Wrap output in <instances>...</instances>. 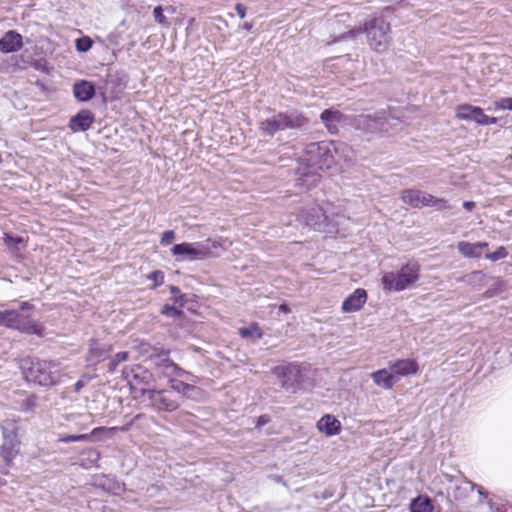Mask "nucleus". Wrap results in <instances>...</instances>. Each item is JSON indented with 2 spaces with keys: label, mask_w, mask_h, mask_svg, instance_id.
Here are the masks:
<instances>
[{
  "label": "nucleus",
  "mask_w": 512,
  "mask_h": 512,
  "mask_svg": "<svg viewBox=\"0 0 512 512\" xmlns=\"http://www.w3.org/2000/svg\"><path fill=\"white\" fill-rule=\"evenodd\" d=\"M220 241L207 239L202 242H182L171 248V254L177 262L201 261L220 256L223 250Z\"/></svg>",
  "instance_id": "obj_1"
},
{
  "label": "nucleus",
  "mask_w": 512,
  "mask_h": 512,
  "mask_svg": "<svg viewBox=\"0 0 512 512\" xmlns=\"http://www.w3.org/2000/svg\"><path fill=\"white\" fill-rule=\"evenodd\" d=\"M25 378L41 386H51L59 383L62 372L50 361L25 360L22 364Z\"/></svg>",
  "instance_id": "obj_2"
},
{
  "label": "nucleus",
  "mask_w": 512,
  "mask_h": 512,
  "mask_svg": "<svg viewBox=\"0 0 512 512\" xmlns=\"http://www.w3.org/2000/svg\"><path fill=\"white\" fill-rule=\"evenodd\" d=\"M420 266L417 263H407L396 272H386L381 278L384 290L400 292L411 288L419 280Z\"/></svg>",
  "instance_id": "obj_3"
},
{
  "label": "nucleus",
  "mask_w": 512,
  "mask_h": 512,
  "mask_svg": "<svg viewBox=\"0 0 512 512\" xmlns=\"http://www.w3.org/2000/svg\"><path fill=\"white\" fill-rule=\"evenodd\" d=\"M308 124V119L301 113H278L259 124L260 131L268 136L285 129H300Z\"/></svg>",
  "instance_id": "obj_4"
},
{
  "label": "nucleus",
  "mask_w": 512,
  "mask_h": 512,
  "mask_svg": "<svg viewBox=\"0 0 512 512\" xmlns=\"http://www.w3.org/2000/svg\"><path fill=\"white\" fill-rule=\"evenodd\" d=\"M333 141L310 143L305 148L303 161L310 167L329 169L335 165V156L332 155Z\"/></svg>",
  "instance_id": "obj_5"
},
{
  "label": "nucleus",
  "mask_w": 512,
  "mask_h": 512,
  "mask_svg": "<svg viewBox=\"0 0 512 512\" xmlns=\"http://www.w3.org/2000/svg\"><path fill=\"white\" fill-rule=\"evenodd\" d=\"M298 220L315 231H331L336 227L333 218H330L319 205L302 208L298 214Z\"/></svg>",
  "instance_id": "obj_6"
},
{
  "label": "nucleus",
  "mask_w": 512,
  "mask_h": 512,
  "mask_svg": "<svg viewBox=\"0 0 512 512\" xmlns=\"http://www.w3.org/2000/svg\"><path fill=\"white\" fill-rule=\"evenodd\" d=\"M272 372L279 379L281 387L291 393L300 389L304 381L303 368L297 364L289 363L276 366Z\"/></svg>",
  "instance_id": "obj_7"
},
{
  "label": "nucleus",
  "mask_w": 512,
  "mask_h": 512,
  "mask_svg": "<svg viewBox=\"0 0 512 512\" xmlns=\"http://www.w3.org/2000/svg\"><path fill=\"white\" fill-rule=\"evenodd\" d=\"M135 393H140L141 396L147 397L149 405L158 411H174L178 408V402L172 398L169 391L155 390V389H137L134 387Z\"/></svg>",
  "instance_id": "obj_8"
},
{
  "label": "nucleus",
  "mask_w": 512,
  "mask_h": 512,
  "mask_svg": "<svg viewBox=\"0 0 512 512\" xmlns=\"http://www.w3.org/2000/svg\"><path fill=\"white\" fill-rule=\"evenodd\" d=\"M401 200L414 208L436 205H439L440 209L449 207L447 201L437 199L431 194L414 189L404 190L401 194Z\"/></svg>",
  "instance_id": "obj_9"
},
{
  "label": "nucleus",
  "mask_w": 512,
  "mask_h": 512,
  "mask_svg": "<svg viewBox=\"0 0 512 512\" xmlns=\"http://www.w3.org/2000/svg\"><path fill=\"white\" fill-rule=\"evenodd\" d=\"M4 441L1 445V455L7 464H10L19 452V444L17 434L14 431L3 432Z\"/></svg>",
  "instance_id": "obj_10"
},
{
  "label": "nucleus",
  "mask_w": 512,
  "mask_h": 512,
  "mask_svg": "<svg viewBox=\"0 0 512 512\" xmlns=\"http://www.w3.org/2000/svg\"><path fill=\"white\" fill-rule=\"evenodd\" d=\"M320 119L324 126L331 134H336L339 131L340 125L344 122L345 116L336 109H326L321 115Z\"/></svg>",
  "instance_id": "obj_11"
},
{
  "label": "nucleus",
  "mask_w": 512,
  "mask_h": 512,
  "mask_svg": "<svg viewBox=\"0 0 512 512\" xmlns=\"http://www.w3.org/2000/svg\"><path fill=\"white\" fill-rule=\"evenodd\" d=\"M366 301V291L364 289L358 288L344 300L342 304V311L345 313L356 312L362 308Z\"/></svg>",
  "instance_id": "obj_12"
},
{
  "label": "nucleus",
  "mask_w": 512,
  "mask_h": 512,
  "mask_svg": "<svg viewBox=\"0 0 512 512\" xmlns=\"http://www.w3.org/2000/svg\"><path fill=\"white\" fill-rule=\"evenodd\" d=\"M389 369L398 380L401 376H408L418 372V364L413 359H400L389 364Z\"/></svg>",
  "instance_id": "obj_13"
},
{
  "label": "nucleus",
  "mask_w": 512,
  "mask_h": 512,
  "mask_svg": "<svg viewBox=\"0 0 512 512\" xmlns=\"http://www.w3.org/2000/svg\"><path fill=\"white\" fill-rule=\"evenodd\" d=\"M316 427L319 432L325 434L327 437L338 435L341 431V422L331 414L322 416Z\"/></svg>",
  "instance_id": "obj_14"
},
{
  "label": "nucleus",
  "mask_w": 512,
  "mask_h": 512,
  "mask_svg": "<svg viewBox=\"0 0 512 512\" xmlns=\"http://www.w3.org/2000/svg\"><path fill=\"white\" fill-rule=\"evenodd\" d=\"M94 122V115L91 111L83 109L70 119L69 127L73 132L88 130Z\"/></svg>",
  "instance_id": "obj_15"
},
{
  "label": "nucleus",
  "mask_w": 512,
  "mask_h": 512,
  "mask_svg": "<svg viewBox=\"0 0 512 512\" xmlns=\"http://www.w3.org/2000/svg\"><path fill=\"white\" fill-rule=\"evenodd\" d=\"M487 242L470 243L467 241H460L457 244L458 251L465 258H480L483 250L488 248Z\"/></svg>",
  "instance_id": "obj_16"
},
{
  "label": "nucleus",
  "mask_w": 512,
  "mask_h": 512,
  "mask_svg": "<svg viewBox=\"0 0 512 512\" xmlns=\"http://www.w3.org/2000/svg\"><path fill=\"white\" fill-rule=\"evenodd\" d=\"M371 378L378 387L386 390L392 389L394 384L397 382L395 374L391 372V370L389 371L387 369H380L372 372Z\"/></svg>",
  "instance_id": "obj_17"
},
{
  "label": "nucleus",
  "mask_w": 512,
  "mask_h": 512,
  "mask_svg": "<svg viewBox=\"0 0 512 512\" xmlns=\"http://www.w3.org/2000/svg\"><path fill=\"white\" fill-rule=\"evenodd\" d=\"M23 45L21 34H5L0 39V51L11 53L19 50Z\"/></svg>",
  "instance_id": "obj_18"
},
{
  "label": "nucleus",
  "mask_w": 512,
  "mask_h": 512,
  "mask_svg": "<svg viewBox=\"0 0 512 512\" xmlns=\"http://www.w3.org/2000/svg\"><path fill=\"white\" fill-rule=\"evenodd\" d=\"M352 148L343 142L333 141L332 155L335 156V165L341 162H349L352 158Z\"/></svg>",
  "instance_id": "obj_19"
},
{
  "label": "nucleus",
  "mask_w": 512,
  "mask_h": 512,
  "mask_svg": "<svg viewBox=\"0 0 512 512\" xmlns=\"http://www.w3.org/2000/svg\"><path fill=\"white\" fill-rule=\"evenodd\" d=\"M73 92L79 101H88L94 96L95 89L90 82L81 81L74 85Z\"/></svg>",
  "instance_id": "obj_20"
},
{
  "label": "nucleus",
  "mask_w": 512,
  "mask_h": 512,
  "mask_svg": "<svg viewBox=\"0 0 512 512\" xmlns=\"http://www.w3.org/2000/svg\"><path fill=\"white\" fill-rule=\"evenodd\" d=\"M14 315L13 316H6V326L10 328H14L23 332L28 333H38V330L36 329L35 325H28L27 323H16L17 319L19 318V313L14 310H9Z\"/></svg>",
  "instance_id": "obj_21"
},
{
  "label": "nucleus",
  "mask_w": 512,
  "mask_h": 512,
  "mask_svg": "<svg viewBox=\"0 0 512 512\" xmlns=\"http://www.w3.org/2000/svg\"><path fill=\"white\" fill-rule=\"evenodd\" d=\"M109 352V349L101 347L97 341H92L90 344L89 355L87 361L90 364H96L105 358V355Z\"/></svg>",
  "instance_id": "obj_22"
},
{
  "label": "nucleus",
  "mask_w": 512,
  "mask_h": 512,
  "mask_svg": "<svg viewBox=\"0 0 512 512\" xmlns=\"http://www.w3.org/2000/svg\"><path fill=\"white\" fill-rule=\"evenodd\" d=\"M368 43L370 47L376 52L382 53L387 49L388 38L387 34H368Z\"/></svg>",
  "instance_id": "obj_23"
},
{
  "label": "nucleus",
  "mask_w": 512,
  "mask_h": 512,
  "mask_svg": "<svg viewBox=\"0 0 512 512\" xmlns=\"http://www.w3.org/2000/svg\"><path fill=\"white\" fill-rule=\"evenodd\" d=\"M390 30L389 24L383 17H375L364 25L363 32H387Z\"/></svg>",
  "instance_id": "obj_24"
},
{
  "label": "nucleus",
  "mask_w": 512,
  "mask_h": 512,
  "mask_svg": "<svg viewBox=\"0 0 512 512\" xmlns=\"http://www.w3.org/2000/svg\"><path fill=\"white\" fill-rule=\"evenodd\" d=\"M238 333L242 338L251 339L253 341L258 340L263 336L261 328L256 323H253L248 327L239 328Z\"/></svg>",
  "instance_id": "obj_25"
},
{
  "label": "nucleus",
  "mask_w": 512,
  "mask_h": 512,
  "mask_svg": "<svg viewBox=\"0 0 512 512\" xmlns=\"http://www.w3.org/2000/svg\"><path fill=\"white\" fill-rule=\"evenodd\" d=\"M411 512H432L433 506L426 497H418L414 499L410 505Z\"/></svg>",
  "instance_id": "obj_26"
},
{
  "label": "nucleus",
  "mask_w": 512,
  "mask_h": 512,
  "mask_svg": "<svg viewBox=\"0 0 512 512\" xmlns=\"http://www.w3.org/2000/svg\"><path fill=\"white\" fill-rule=\"evenodd\" d=\"M476 108L477 107L469 105V104L460 105L457 108L456 116H457V118L462 119V120H471Z\"/></svg>",
  "instance_id": "obj_27"
},
{
  "label": "nucleus",
  "mask_w": 512,
  "mask_h": 512,
  "mask_svg": "<svg viewBox=\"0 0 512 512\" xmlns=\"http://www.w3.org/2000/svg\"><path fill=\"white\" fill-rule=\"evenodd\" d=\"M172 389L177 391L178 393H188L195 392L196 394H201V390L195 386L186 384L184 382H175L172 384Z\"/></svg>",
  "instance_id": "obj_28"
},
{
  "label": "nucleus",
  "mask_w": 512,
  "mask_h": 512,
  "mask_svg": "<svg viewBox=\"0 0 512 512\" xmlns=\"http://www.w3.org/2000/svg\"><path fill=\"white\" fill-rule=\"evenodd\" d=\"M154 20L161 24L163 27H168L169 25V17L164 13V9L162 6H157L153 10Z\"/></svg>",
  "instance_id": "obj_29"
},
{
  "label": "nucleus",
  "mask_w": 512,
  "mask_h": 512,
  "mask_svg": "<svg viewBox=\"0 0 512 512\" xmlns=\"http://www.w3.org/2000/svg\"><path fill=\"white\" fill-rule=\"evenodd\" d=\"M493 109L512 111V97L500 98L493 102Z\"/></svg>",
  "instance_id": "obj_30"
},
{
  "label": "nucleus",
  "mask_w": 512,
  "mask_h": 512,
  "mask_svg": "<svg viewBox=\"0 0 512 512\" xmlns=\"http://www.w3.org/2000/svg\"><path fill=\"white\" fill-rule=\"evenodd\" d=\"M147 279L153 282L151 289H155L164 283V273L160 270L153 271L147 275Z\"/></svg>",
  "instance_id": "obj_31"
},
{
  "label": "nucleus",
  "mask_w": 512,
  "mask_h": 512,
  "mask_svg": "<svg viewBox=\"0 0 512 512\" xmlns=\"http://www.w3.org/2000/svg\"><path fill=\"white\" fill-rule=\"evenodd\" d=\"M507 255H508L507 249L505 247L501 246V247H498L494 252L487 253L485 255V257H486V259H488L490 261H498V260L506 258Z\"/></svg>",
  "instance_id": "obj_32"
},
{
  "label": "nucleus",
  "mask_w": 512,
  "mask_h": 512,
  "mask_svg": "<svg viewBox=\"0 0 512 512\" xmlns=\"http://www.w3.org/2000/svg\"><path fill=\"white\" fill-rule=\"evenodd\" d=\"M4 242L5 244L12 250H18V245L23 243V239L21 237H13L9 234H4Z\"/></svg>",
  "instance_id": "obj_33"
},
{
  "label": "nucleus",
  "mask_w": 512,
  "mask_h": 512,
  "mask_svg": "<svg viewBox=\"0 0 512 512\" xmlns=\"http://www.w3.org/2000/svg\"><path fill=\"white\" fill-rule=\"evenodd\" d=\"M128 359L127 352H119L115 355L113 360L109 364V371L113 372L119 363L124 362Z\"/></svg>",
  "instance_id": "obj_34"
},
{
  "label": "nucleus",
  "mask_w": 512,
  "mask_h": 512,
  "mask_svg": "<svg viewBox=\"0 0 512 512\" xmlns=\"http://www.w3.org/2000/svg\"><path fill=\"white\" fill-rule=\"evenodd\" d=\"M77 49L81 52L88 51L92 46V40L89 37H82L76 41Z\"/></svg>",
  "instance_id": "obj_35"
},
{
  "label": "nucleus",
  "mask_w": 512,
  "mask_h": 512,
  "mask_svg": "<svg viewBox=\"0 0 512 512\" xmlns=\"http://www.w3.org/2000/svg\"><path fill=\"white\" fill-rule=\"evenodd\" d=\"M175 239V232L173 230H167L165 231L160 239V244L163 246H167L172 244V242Z\"/></svg>",
  "instance_id": "obj_36"
},
{
  "label": "nucleus",
  "mask_w": 512,
  "mask_h": 512,
  "mask_svg": "<svg viewBox=\"0 0 512 512\" xmlns=\"http://www.w3.org/2000/svg\"><path fill=\"white\" fill-rule=\"evenodd\" d=\"M161 313L163 315H167L170 317H176L181 314V311L179 309H177L176 307L167 304V305L163 306Z\"/></svg>",
  "instance_id": "obj_37"
},
{
  "label": "nucleus",
  "mask_w": 512,
  "mask_h": 512,
  "mask_svg": "<svg viewBox=\"0 0 512 512\" xmlns=\"http://www.w3.org/2000/svg\"><path fill=\"white\" fill-rule=\"evenodd\" d=\"M89 438L86 434H80V435H68L60 438V441L62 442H77V441H83L87 440Z\"/></svg>",
  "instance_id": "obj_38"
},
{
  "label": "nucleus",
  "mask_w": 512,
  "mask_h": 512,
  "mask_svg": "<svg viewBox=\"0 0 512 512\" xmlns=\"http://www.w3.org/2000/svg\"><path fill=\"white\" fill-rule=\"evenodd\" d=\"M117 430H121V431H127L128 428L127 427H110V428H106V427H98V428H95L93 429L92 431V434L95 435L99 432H108V433H114L116 432Z\"/></svg>",
  "instance_id": "obj_39"
},
{
  "label": "nucleus",
  "mask_w": 512,
  "mask_h": 512,
  "mask_svg": "<svg viewBox=\"0 0 512 512\" xmlns=\"http://www.w3.org/2000/svg\"><path fill=\"white\" fill-rule=\"evenodd\" d=\"M485 116L486 115L484 114L483 110L477 107L473 113L471 120H474L476 123L483 125Z\"/></svg>",
  "instance_id": "obj_40"
},
{
  "label": "nucleus",
  "mask_w": 512,
  "mask_h": 512,
  "mask_svg": "<svg viewBox=\"0 0 512 512\" xmlns=\"http://www.w3.org/2000/svg\"><path fill=\"white\" fill-rule=\"evenodd\" d=\"M169 289L172 294V298H173L174 302H178L180 299H182V294L178 287L170 286Z\"/></svg>",
  "instance_id": "obj_41"
},
{
  "label": "nucleus",
  "mask_w": 512,
  "mask_h": 512,
  "mask_svg": "<svg viewBox=\"0 0 512 512\" xmlns=\"http://www.w3.org/2000/svg\"><path fill=\"white\" fill-rule=\"evenodd\" d=\"M16 323H27L28 325H35L36 326V329L39 331L38 329V325L36 323H34L32 320H30L28 317L26 316H23V315H19V318L17 319Z\"/></svg>",
  "instance_id": "obj_42"
},
{
  "label": "nucleus",
  "mask_w": 512,
  "mask_h": 512,
  "mask_svg": "<svg viewBox=\"0 0 512 512\" xmlns=\"http://www.w3.org/2000/svg\"><path fill=\"white\" fill-rule=\"evenodd\" d=\"M270 421V418L267 415H261L257 418L256 425L258 427L267 424Z\"/></svg>",
  "instance_id": "obj_43"
},
{
  "label": "nucleus",
  "mask_w": 512,
  "mask_h": 512,
  "mask_svg": "<svg viewBox=\"0 0 512 512\" xmlns=\"http://www.w3.org/2000/svg\"><path fill=\"white\" fill-rule=\"evenodd\" d=\"M481 277H482V273L480 271H475V272H472L469 275L465 276V280L470 283V282H472L473 279L481 278Z\"/></svg>",
  "instance_id": "obj_44"
},
{
  "label": "nucleus",
  "mask_w": 512,
  "mask_h": 512,
  "mask_svg": "<svg viewBox=\"0 0 512 512\" xmlns=\"http://www.w3.org/2000/svg\"><path fill=\"white\" fill-rule=\"evenodd\" d=\"M14 314L10 311L0 312V325H6V316H13Z\"/></svg>",
  "instance_id": "obj_45"
},
{
  "label": "nucleus",
  "mask_w": 512,
  "mask_h": 512,
  "mask_svg": "<svg viewBox=\"0 0 512 512\" xmlns=\"http://www.w3.org/2000/svg\"><path fill=\"white\" fill-rule=\"evenodd\" d=\"M88 378L82 377L76 384H75V391L79 392L81 388L87 383Z\"/></svg>",
  "instance_id": "obj_46"
},
{
  "label": "nucleus",
  "mask_w": 512,
  "mask_h": 512,
  "mask_svg": "<svg viewBox=\"0 0 512 512\" xmlns=\"http://www.w3.org/2000/svg\"><path fill=\"white\" fill-rule=\"evenodd\" d=\"M163 363H164V368L166 371L176 369L175 364L173 362H171L169 359L163 360Z\"/></svg>",
  "instance_id": "obj_47"
},
{
  "label": "nucleus",
  "mask_w": 512,
  "mask_h": 512,
  "mask_svg": "<svg viewBox=\"0 0 512 512\" xmlns=\"http://www.w3.org/2000/svg\"><path fill=\"white\" fill-rule=\"evenodd\" d=\"M183 395L188 397V398L199 400V399L202 398L203 392L201 391V394H196L195 392H188V393H184Z\"/></svg>",
  "instance_id": "obj_48"
},
{
  "label": "nucleus",
  "mask_w": 512,
  "mask_h": 512,
  "mask_svg": "<svg viewBox=\"0 0 512 512\" xmlns=\"http://www.w3.org/2000/svg\"><path fill=\"white\" fill-rule=\"evenodd\" d=\"M497 122V118L495 117H489V116H485V119H484V123L483 125H491V124H496Z\"/></svg>",
  "instance_id": "obj_49"
},
{
  "label": "nucleus",
  "mask_w": 512,
  "mask_h": 512,
  "mask_svg": "<svg viewBox=\"0 0 512 512\" xmlns=\"http://www.w3.org/2000/svg\"><path fill=\"white\" fill-rule=\"evenodd\" d=\"M150 377V375H144L143 377H140L138 374H135L134 375V378L135 380H139L141 383H144V384H148L149 381H148V378Z\"/></svg>",
  "instance_id": "obj_50"
},
{
  "label": "nucleus",
  "mask_w": 512,
  "mask_h": 512,
  "mask_svg": "<svg viewBox=\"0 0 512 512\" xmlns=\"http://www.w3.org/2000/svg\"><path fill=\"white\" fill-rule=\"evenodd\" d=\"M164 13L169 17L175 13V8L173 6H165L163 7Z\"/></svg>",
  "instance_id": "obj_51"
},
{
  "label": "nucleus",
  "mask_w": 512,
  "mask_h": 512,
  "mask_svg": "<svg viewBox=\"0 0 512 512\" xmlns=\"http://www.w3.org/2000/svg\"><path fill=\"white\" fill-rule=\"evenodd\" d=\"M463 206H464L465 209L470 211V210H472L475 207V203L472 202V201H465L463 203Z\"/></svg>",
  "instance_id": "obj_52"
},
{
  "label": "nucleus",
  "mask_w": 512,
  "mask_h": 512,
  "mask_svg": "<svg viewBox=\"0 0 512 512\" xmlns=\"http://www.w3.org/2000/svg\"><path fill=\"white\" fill-rule=\"evenodd\" d=\"M236 9H237L239 15L243 18L244 17V8L241 5H237Z\"/></svg>",
  "instance_id": "obj_53"
},
{
  "label": "nucleus",
  "mask_w": 512,
  "mask_h": 512,
  "mask_svg": "<svg viewBox=\"0 0 512 512\" xmlns=\"http://www.w3.org/2000/svg\"><path fill=\"white\" fill-rule=\"evenodd\" d=\"M30 308V304L28 302H23L21 304V309L22 310H26V309H29Z\"/></svg>",
  "instance_id": "obj_54"
},
{
  "label": "nucleus",
  "mask_w": 512,
  "mask_h": 512,
  "mask_svg": "<svg viewBox=\"0 0 512 512\" xmlns=\"http://www.w3.org/2000/svg\"><path fill=\"white\" fill-rule=\"evenodd\" d=\"M280 309H281V310H283V311H285V312H287V310H288L286 305H281V306H280Z\"/></svg>",
  "instance_id": "obj_55"
}]
</instances>
